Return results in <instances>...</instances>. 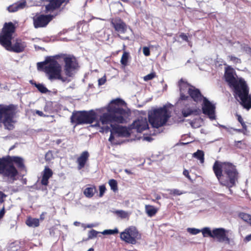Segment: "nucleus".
<instances>
[{
  "mask_svg": "<svg viewBox=\"0 0 251 251\" xmlns=\"http://www.w3.org/2000/svg\"><path fill=\"white\" fill-rule=\"evenodd\" d=\"M60 58L63 59L64 62L63 71L67 77H72L75 70L79 67L76 57L73 55L61 53L47 57L46 62H48V64L45 66L44 72L48 78L51 81L60 80L65 82L67 80L66 77L62 76V67L57 61Z\"/></svg>",
  "mask_w": 251,
  "mask_h": 251,
  "instance_id": "f257e3e1",
  "label": "nucleus"
},
{
  "mask_svg": "<svg viewBox=\"0 0 251 251\" xmlns=\"http://www.w3.org/2000/svg\"><path fill=\"white\" fill-rule=\"evenodd\" d=\"M25 169V160L21 156L7 155L0 157V176L8 184L17 180L20 172Z\"/></svg>",
  "mask_w": 251,
  "mask_h": 251,
  "instance_id": "f03ea898",
  "label": "nucleus"
},
{
  "mask_svg": "<svg viewBox=\"0 0 251 251\" xmlns=\"http://www.w3.org/2000/svg\"><path fill=\"white\" fill-rule=\"evenodd\" d=\"M224 77L235 98L240 99L241 104L244 108L248 110L251 108V96L249 94V88L246 81L242 78H236L231 70H226Z\"/></svg>",
  "mask_w": 251,
  "mask_h": 251,
  "instance_id": "7ed1b4c3",
  "label": "nucleus"
},
{
  "mask_svg": "<svg viewBox=\"0 0 251 251\" xmlns=\"http://www.w3.org/2000/svg\"><path fill=\"white\" fill-rule=\"evenodd\" d=\"M213 171L220 183L229 188L234 186L238 178L236 167L229 162L216 160L214 162Z\"/></svg>",
  "mask_w": 251,
  "mask_h": 251,
  "instance_id": "20e7f679",
  "label": "nucleus"
},
{
  "mask_svg": "<svg viewBox=\"0 0 251 251\" xmlns=\"http://www.w3.org/2000/svg\"><path fill=\"white\" fill-rule=\"evenodd\" d=\"M15 31V26L12 22L5 23L0 33V44L8 51L22 52L26 47V43L20 39H16L12 44L11 40Z\"/></svg>",
  "mask_w": 251,
  "mask_h": 251,
  "instance_id": "39448f33",
  "label": "nucleus"
},
{
  "mask_svg": "<svg viewBox=\"0 0 251 251\" xmlns=\"http://www.w3.org/2000/svg\"><path fill=\"white\" fill-rule=\"evenodd\" d=\"M18 106L14 104H0V124H2L4 128L13 130L16 121L14 120L18 113Z\"/></svg>",
  "mask_w": 251,
  "mask_h": 251,
  "instance_id": "423d86ee",
  "label": "nucleus"
},
{
  "mask_svg": "<svg viewBox=\"0 0 251 251\" xmlns=\"http://www.w3.org/2000/svg\"><path fill=\"white\" fill-rule=\"evenodd\" d=\"M108 112L103 113L100 118L102 125H107L112 123L124 124L126 123L128 112L123 108L112 106L108 109Z\"/></svg>",
  "mask_w": 251,
  "mask_h": 251,
  "instance_id": "0eeeda50",
  "label": "nucleus"
},
{
  "mask_svg": "<svg viewBox=\"0 0 251 251\" xmlns=\"http://www.w3.org/2000/svg\"><path fill=\"white\" fill-rule=\"evenodd\" d=\"M171 117V113L166 106L155 109L149 115V122L153 127L163 126Z\"/></svg>",
  "mask_w": 251,
  "mask_h": 251,
  "instance_id": "6e6552de",
  "label": "nucleus"
},
{
  "mask_svg": "<svg viewBox=\"0 0 251 251\" xmlns=\"http://www.w3.org/2000/svg\"><path fill=\"white\" fill-rule=\"evenodd\" d=\"M96 119V113L93 110L74 112L71 117V122L75 126L92 124Z\"/></svg>",
  "mask_w": 251,
  "mask_h": 251,
  "instance_id": "1a4fd4ad",
  "label": "nucleus"
},
{
  "mask_svg": "<svg viewBox=\"0 0 251 251\" xmlns=\"http://www.w3.org/2000/svg\"><path fill=\"white\" fill-rule=\"evenodd\" d=\"M120 237L126 243L135 244L137 240L140 239L141 235L135 227H129L121 232Z\"/></svg>",
  "mask_w": 251,
  "mask_h": 251,
  "instance_id": "9d476101",
  "label": "nucleus"
},
{
  "mask_svg": "<svg viewBox=\"0 0 251 251\" xmlns=\"http://www.w3.org/2000/svg\"><path fill=\"white\" fill-rule=\"evenodd\" d=\"M58 13L54 15H40L34 17L33 24L35 28L42 27L46 26L53 18L55 17Z\"/></svg>",
  "mask_w": 251,
  "mask_h": 251,
  "instance_id": "9b49d317",
  "label": "nucleus"
},
{
  "mask_svg": "<svg viewBox=\"0 0 251 251\" xmlns=\"http://www.w3.org/2000/svg\"><path fill=\"white\" fill-rule=\"evenodd\" d=\"M202 106V113L207 115L209 118L213 120L216 119L215 106L207 98H204Z\"/></svg>",
  "mask_w": 251,
  "mask_h": 251,
  "instance_id": "f8f14e48",
  "label": "nucleus"
},
{
  "mask_svg": "<svg viewBox=\"0 0 251 251\" xmlns=\"http://www.w3.org/2000/svg\"><path fill=\"white\" fill-rule=\"evenodd\" d=\"M48 4L45 5V12L46 13H51L59 9L63 3L67 4L70 0H45Z\"/></svg>",
  "mask_w": 251,
  "mask_h": 251,
  "instance_id": "ddd939ff",
  "label": "nucleus"
},
{
  "mask_svg": "<svg viewBox=\"0 0 251 251\" xmlns=\"http://www.w3.org/2000/svg\"><path fill=\"white\" fill-rule=\"evenodd\" d=\"M178 86L180 91L179 100H186L189 99V96L184 94L185 91L188 93L189 89L193 85L189 84L187 81H185L183 78H181L178 82Z\"/></svg>",
  "mask_w": 251,
  "mask_h": 251,
  "instance_id": "4468645a",
  "label": "nucleus"
},
{
  "mask_svg": "<svg viewBox=\"0 0 251 251\" xmlns=\"http://www.w3.org/2000/svg\"><path fill=\"white\" fill-rule=\"evenodd\" d=\"M189 98L197 103L201 102L205 97L201 93L200 90L195 86H191L188 90Z\"/></svg>",
  "mask_w": 251,
  "mask_h": 251,
  "instance_id": "2eb2a0df",
  "label": "nucleus"
},
{
  "mask_svg": "<svg viewBox=\"0 0 251 251\" xmlns=\"http://www.w3.org/2000/svg\"><path fill=\"white\" fill-rule=\"evenodd\" d=\"M111 24L115 31L120 33H125L127 30V25L120 18L113 20Z\"/></svg>",
  "mask_w": 251,
  "mask_h": 251,
  "instance_id": "dca6fc26",
  "label": "nucleus"
},
{
  "mask_svg": "<svg viewBox=\"0 0 251 251\" xmlns=\"http://www.w3.org/2000/svg\"><path fill=\"white\" fill-rule=\"evenodd\" d=\"M132 128L136 129L138 132L141 133L149 128L146 119H141L135 121L131 125Z\"/></svg>",
  "mask_w": 251,
  "mask_h": 251,
  "instance_id": "f3484780",
  "label": "nucleus"
},
{
  "mask_svg": "<svg viewBox=\"0 0 251 251\" xmlns=\"http://www.w3.org/2000/svg\"><path fill=\"white\" fill-rule=\"evenodd\" d=\"M89 153L87 151H83L80 156L77 158L76 162L77 164V168L81 170L84 168L86 164L89 160Z\"/></svg>",
  "mask_w": 251,
  "mask_h": 251,
  "instance_id": "a211bd4d",
  "label": "nucleus"
},
{
  "mask_svg": "<svg viewBox=\"0 0 251 251\" xmlns=\"http://www.w3.org/2000/svg\"><path fill=\"white\" fill-rule=\"evenodd\" d=\"M112 129L115 134H117L119 137H127L130 135L128 129L126 126H115L111 125Z\"/></svg>",
  "mask_w": 251,
  "mask_h": 251,
  "instance_id": "6ab92c4d",
  "label": "nucleus"
},
{
  "mask_svg": "<svg viewBox=\"0 0 251 251\" xmlns=\"http://www.w3.org/2000/svg\"><path fill=\"white\" fill-rule=\"evenodd\" d=\"M53 175L52 170L48 167H46L43 172V176L41 180L42 185L47 186L49 184V179Z\"/></svg>",
  "mask_w": 251,
  "mask_h": 251,
  "instance_id": "aec40b11",
  "label": "nucleus"
},
{
  "mask_svg": "<svg viewBox=\"0 0 251 251\" xmlns=\"http://www.w3.org/2000/svg\"><path fill=\"white\" fill-rule=\"evenodd\" d=\"M226 230L224 228H216L213 229V238H216L220 242H222V240L226 233Z\"/></svg>",
  "mask_w": 251,
  "mask_h": 251,
  "instance_id": "412c9836",
  "label": "nucleus"
},
{
  "mask_svg": "<svg viewBox=\"0 0 251 251\" xmlns=\"http://www.w3.org/2000/svg\"><path fill=\"white\" fill-rule=\"evenodd\" d=\"M145 208L147 214L150 217L154 216L158 211V209L151 205H146Z\"/></svg>",
  "mask_w": 251,
  "mask_h": 251,
  "instance_id": "4be33fe9",
  "label": "nucleus"
},
{
  "mask_svg": "<svg viewBox=\"0 0 251 251\" xmlns=\"http://www.w3.org/2000/svg\"><path fill=\"white\" fill-rule=\"evenodd\" d=\"M97 191L96 186H93L92 187L85 188L84 190L83 193L87 198H91L94 196Z\"/></svg>",
  "mask_w": 251,
  "mask_h": 251,
  "instance_id": "5701e85b",
  "label": "nucleus"
},
{
  "mask_svg": "<svg viewBox=\"0 0 251 251\" xmlns=\"http://www.w3.org/2000/svg\"><path fill=\"white\" fill-rule=\"evenodd\" d=\"M25 224L29 227H38L39 226V220L36 218L28 217L25 221Z\"/></svg>",
  "mask_w": 251,
  "mask_h": 251,
  "instance_id": "b1692460",
  "label": "nucleus"
},
{
  "mask_svg": "<svg viewBox=\"0 0 251 251\" xmlns=\"http://www.w3.org/2000/svg\"><path fill=\"white\" fill-rule=\"evenodd\" d=\"M30 82L42 93H46L49 91L48 89L43 84L37 83L35 82H33L32 80L30 81Z\"/></svg>",
  "mask_w": 251,
  "mask_h": 251,
  "instance_id": "393cba45",
  "label": "nucleus"
},
{
  "mask_svg": "<svg viewBox=\"0 0 251 251\" xmlns=\"http://www.w3.org/2000/svg\"><path fill=\"white\" fill-rule=\"evenodd\" d=\"M204 152L201 150H198L193 154V156L200 160L201 163H203L204 161Z\"/></svg>",
  "mask_w": 251,
  "mask_h": 251,
  "instance_id": "a878e982",
  "label": "nucleus"
},
{
  "mask_svg": "<svg viewBox=\"0 0 251 251\" xmlns=\"http://www.w3.org/2000/svg\"><path fill=\"white\" fill-rule=\"evenodd\" d=\"M129 57L128 52L124 51L121 59V63L124 66L127 65L128 60Z\"/></svg>",
  "mask_w": 251,
  "mask_h": 251,
  "instance_id": "bb28decb",
  "label": "nucleus"
},
{
  "mask_svg": "<svg viewBox=\"0 0 251 251\" xmlns=\"http://www.w3.org/2000/svg\"><path fill=\"white\" fill-rule=\"evenodd\" d=\"M196 111V110H193L190 107H188L187 108H183L181 110V113L184 117H187Z\"/></svg>",
  "mask_w": 251,
  "mask_h": 251,
  "instance_id": "cd10ccee",
  "label": "nucleus"
},
{
  "mask_svg": "<svg viewBox=\"0 0 251 251\" xmlns=\"http://www.w3.org/2000/svg\"><path fill=\"white\" fill-rule=\"evenodd\" d=\"M109 185L110 186L111 189L114 192H117L118 190V183L117 181L114 179H111L108 182Z\"/></svg>",
  "mask_w": 251,
  "mask_h": 251,
  "instance_id": "c85d7f7f",
  "label": "nucleus"
},
{
  "mask_svg": "<svg viewBox=\"0 0 251 251\" xmlns=\"http://www.w3.org/2000/svg\"><path fill=\"white\" fill-rule=\"evenodd\" d=\"M203 237H213V230L211 231L209 227H204L201 230Z\"/></svg>",
  "mask_w": 251,
  "mask_h": 251,
  "instance_id": "c756f323",
  "label": "nucleus"
},
{
  "mask_svg": "<svg viewBox=\"0 0 251 251\" xmlns=\"http://www.w3.org/2000/svg\"><path fill=\"white\" fill-rule=\"evenodd\" d=\"M115 214L122 219H126L128 218L129 215L128 213L124 210H117L115 211Z\"/></svg>",
  "mask_w": 251,
  "mask_h": 251,
  "instance_id": "7c9ffc66",
  "label": "nucleus"
},
{
  "mask_svg": "<svg viewBox=\"0 0 251 251\" xmlns=\"http://www.w3.org/2000/svg\"><path fill=\"white\" fill-rule=\"evenodd\" d=\"M226 242V244L230 246H234L235 244L234 240L233 239L229 238L226 233L225 234L222 240V242Z\"/></svg>",
  "mask_w": 251,
  "mask_h": 251,
  "instance_id": "2f4dec72",
  "label": "nucleus"
},
{
  "mask_svg": "<svg viewBox=\"0 0 251 251\" xmlns=\"http://www.w3.org/2000/svg\"><path fill=\"white\" fill-rule=\"evenodd\" d=\"M241 218L245 221L247 222L251 225V216L247 213H241L240 214Z\"/></svg>",
  "mask_w": 251,
  "mask_h": 251,
  "instance_id": "473e14b6",
  "label": "nucleus"
},
{
  "mask_svg": "<svg viewBox=\"0 0 251 251\" xmlns=\"http://www.w3.org/2000/svg\"><path fill=\"white\" fill-rule=\"evenodd\" d=\"M236 116L237 117L238 121L241 124L243 129L245 130H247V126H246L245 123L244 122L242 116L240 115H238V114L236 115Z\"/></svg>",
  "mask_w": 251,
  "mask_h": 251,
  "instance_id": "72a5a7b5",
  "label": "nucleus"
},
{
  "mask_svg": "<svg viewBox=\"0 0 251 251\" xmlns=\"http://www.w3.org/2000/svg\"><path fill=\"white\" fill-rule=\"evenodd\" d=\"M119 232V231L117 228H115L114 229H106L104 230L102 232V234L104 235H108V234H117Z\"/></svg>",
  "mask_w": 251,
  "mask_h": 251,
  "instance_id": "f704fd0d",
  "label": "nucleus"
},
{
  "mask_svg": "<svg viewBox=\"0 0 251 251\" xmlns=\"http://www.w3.org/2000/svg\"><path fill=\"white\" fill-rule=\"evenodd\" d=\"M106 128V131H108L109 130L111 132V133H110V137L109 138V141L111 142V144H113V141L114 140V134H115L114 132H113V129H110V128L108 126H106V127L105 128Z\"/></svg>",
  "mask_w": 251,
  "mask_h": 251,
  "instance_id": "c9c22d12",
  "label": "nucleus"
},
{
  "mask_svg": "<svg viewBox=\"0 0 251 251\" xmlns=\"http://www.w3.org/2000/svg\"><path fill=\"white\" fill-rule=\"evenodd\" d=\"M45 160L47 161H50L54 158L52 151H49L45 154Z\"/></svg>",
  "mask_w": 251,
  "mask_h": 251,
  "instance_id": "e433bc0d",
  "label": "nucleus"
},
{
  "mask_svg": "<svg viewBox=\"0 0 251 251\" xmlns=\"http://www.w3.org/2000/svg\"><path fill=\"white\" fill-rule=\"evenodd\" d=\"M156 76L155 73L154 72L151 73L144 77V80L146 81H148L149 80H151L154 78Z\"/></svg>",
  "mask_w": 251,
  "mask_h": 251,
  "instance_id": "4c0bfd02",
  "label": "nucleus"
},
{
  "mask_svg": "<svg viewBox=\"0 0 251 251\" xmlns=\"http://www.w3.org/2000/svg\"><path fill=\"white\" fill-rule=\"evenodd\" d=\"M98 233H99V232H98L97 231H96L94 229H92V230H90L88 233V238L89 239H93L94 237H96L97 236V235L98 234Z\"/></svg>",
  "mask_w": 251,
  "mask_h": 251,
  "instance_id": "58836bf2",
  "label": "nucleus"
},
{
  "mask_svg": "<svg viewBox=\"0 0 251 251\" xmlns=\"http://www.w3.org/2000/svg\"><path fill=\"white\" fill-rule=\"evenodd\" d=\"M19 10L17 3L11 5L8 7V10L10 12H14Z\"/></svg>",
  "mask_w": 251,
  "mask_h": 251,
  "instance_id": "ea45409f",
  "label": "nucleus"
},
{
  "mask_svg": "<svg viewBox=\"0 0 251 251\" xmlns=\"http://www.w3.org/2000/svg\"><path fill=\"white\" fill-rule=\"evenodd\" d=\"M106 190V187L104 185H100L99 186V197H102Z\"/></svg>",
  "mask_w": 251,
  "mask_h": 251,
  "instance_id": "a19ab883",
  "label": "nucleus"
},
{
  "mask_svg": "<svg viewBox=\"0 0 251 251\" xmlns=\"http://www.w3.org/2000/svg\"><path fill=\"white\" fill-rule=\"evenodd\" d=\"M187 231L193 235H196L201 232L200 229L195 228H188Z\"/></svg>",
  "mask_w": 251,
  "mask_h": 251,
  "instance_id": "79ce46f5",
  "label": "nucleus"
},
{
  "mask_svg": "<svg viewBox=\"0 0 251 251\" xmlns=\"http://www.w3.org/2000/svg\"><path fill=\"white\" fill-rule=\"evenodd\" d=\"M183 193L178 189H173L170 191V194L174 196H179L182 194Z\"/></svg>",
  "mask_w": 251,
  "mask_h": 251,
  "instance_id": "37998d69",
  "label": "nucleus"
},
{
  "mask_svg": "<svg viewBox=\"0 0 251 251\" xmlns=\"http://www.w3.org/2000/svg\"><path fill=\"white\" fill-rule=\"evenodd\" d=\"M111 103L118 105L119 104H123L125 103V101L123 100L118 98L113 100L111 101Z\"/></svg>",
  "mask_w": 251,
  "mask_h": 251,
  "instance_id": "c03bdc74",
  "label": "nucleus"
},
{
  "mask_svg": "<svg viewBox=\"0 0 251 251\" xmlns=\"http://www.w3.org/2000/svg\"><path fill=\"white\" fill-rule=\"evenodd\" d=\"M48 64V62H46V59L44 62H38L37 63V67L38 69H43L44 70L45 65L46 66Z\"/></svg>",
  "mask_w": 251,
  "mask_h": 251,
  "instance_id": "a18cd8bd",
  "label": "nucleus"
},
{
  "mask_svg": "<svg viewBox=\"0 0 251 251\" xmlns=\"http://www.w3.org/2000/svg\"><path fill=\"white\" fill-rule=\"evenodd\" d=\"M143 52L146 56H148L150 55V50L148 47H144L143 49Z\"/></svg>",
  "mask_w": 251,
  "mask_h": 251,
  "instance_id": "49530a36",
  "label": "nucleus"
},
{
  "mask_svg": "<svg viewBox=\"0 0 251 251\" xmlns=\"http://www.w3.org/2000/svg\"><path fill=\"white\" fill-rule=\"evenodd\" d=\"M106 81V77L105 76H103L98 80L99 85L101 86L103 85L105 83Z\"/></svg>",
  "mask_w": 251,
  "mask_h": 251,
  "instance_id": "de8ad7c7",
  "label": "nucleus"
},
{
  "mask_svg": "<svg viewBox=\"0 0 251 251\" xmlns=\"http://www.w3.org/2000/svg\"><path fill=\"white\" fill-rule=\"evenodd\" d=\"M16 3L18 6L19 9L23 8L26 5V2L25 1H21Z\"/></svg>",
  "mask_w": 251,
  "mask_h": 251,
  "instance_id": "09e8293b",
  "label": "nucleus"
},
{
  "mask_svg": "<svg viewBox=\"0 0 251 251\" xmlns=\"http://www.w3.org/2000/svg\"><path fill=\"white\" fill-rule=\"evenodd\" d=\"M229 57L230 58V60L234 62L238 63L239 62H240V59H239V58L235 56L231 55L229 56Z\"/></svg>",
  "mask_w": 251,
  "mask_h": 251,
  "instance_id": "8fccbe9b",
  "label": "nucleus"
},
{
  "mask_svg": "<svg viewBox=\"0 0 251 251\" xmlns=\"http://www.w3.org/2000/svg\"><path fill=\"white\" fill-rule=\"evenodd\" d=\"M179 36L183 40L185 41H188V36L184 33H181Z\"/></svg>",
  "mask_w": 251,
  "mask_h": 251,
  "instance_id": "3c124183",
  "label": "nucleus"
},
{
  "mask_svg": "<svg viewBox=\"0 0 251 251\" xmlns=\"http://www.w3.org/2000/svg\"><path fill=\"white\" fill-rule=\"evenodd\" d=\"M183 174L187 178L189 179H191L190 176L189 175V171L186 169H185L183 172Z\"/></svg>",
  "mask_w": 251,
  "mask_h": 251,
  "instance_id": "603ef678",
  "label": "nucleus"
},
{
  "mask_svg": "<svg viewBox=\"0 0 251 251\" xmlns=\"http://www.w3.org/2000/svg\"><path fill=\"white\" fill-rule=\"evenodd\" d=\"M6 197V195L3 193L2 192L0 191V202H3V198H5Z\"/></svg>",
  "mask_w": 251,
  "mask_h": 251,
  "instance_id": "864d4df0",
  "label": "nucleus"
},
{
  "mask_svg": "<svg viewBox=\"0 0 251 251\" xmlns=\"http://www.w3.org/2000/svg\"><path fill=\"white\" fill-rule=\"evenodd\" d=\"M251 240V234L246 236L244 239V241L245 243H247Z\"/></svg>",
  "mask_w": 251,
  "mask_h": 251,
  "instance_id": "5fc2aeb1",
  "label": "nucleus"
},
{
  "mask_svg": "<svg viewBox=\"0 0 251 251\" xmlns=\"http://www.w3.org/2000/svg\"><path fill=\"white\" fill-rule=\"evenodd\" d=\"M35 113L41 117H45V115L41 111L36 110H35Z\"/></svg>",
  "mask_w": 251,
  "mask_h": 251,
  "instance_id": "6e6d98bb",
  "label": "nucleus"
},
{
  "mask_svg": "<svg viewBox=\"0 0 251 251\" xmlns=\"http://www.w3.org/2000/svg\"><path fill=\"white\" fill-rule=\"evenodd\" d=\"M5 214V209L4 207L3 208L0 210V220L4 216Z\"/></svg>",
  "mask_w": 251,
  "mask_h": 251,
  "instance_id": "4d7b16f0",
  "label": "nucleus"
},
{
  "mask_svg": "<svg viewBox=\"0 0 251 251\" xmlns=\"http://www.w3.org/2000/svg\"><path fill=\"white\" fill-rule=\"evenodd\" d=\"M47 214L46 212H42L40 216V220L41 221H43L45 218V215Z\"/></svg>",
  "mask_w": 251,
  "mask_h": 251,
  "instance_id": "13d9d810",
  "label": "nucleus"
},
{
  "mask_svg": "<svg viewBox=\"0 0 251 251\" xmlns=\"http://www.w3.org/2000/svg\"><path fill=\"white\" fill-rule=\"evenodd\" d=\"M118 37H120L122 40H129V38L128 36L122 37L121 35H120L119 34L118 35Z\"/></svg>",
  "mask_w": 251,
  "mask_h": 251,
  "instance_id": "bf43d9fd",
  "label": "nucleus"
},
{
  "mask_svg": "<svg viewBox=\"0 0 251 251\" xmlns=\"http://www.w3.org/2000/svg\"><path fill=\"white\" fill-rule=\"evenodd\" d=\"M151 201L156 202L159 205H161V203L159 201H157L156 199H151Z\"/></svg>",
  "mask_w": 251,
  "mask_h": 251,
  "instance_id": "052dcab7",
  "label": "nucleus"
},
{
  "mask_svg": "<svg viewBox=\"0 0 251 251\" xmlns=\"http://www.w3.org/2000/svg\"><path fill=\"white\" fill-rule=\"evenodd\" d=\"M161 196L159 195H155V199L158 201L159 200L161 199Z\"/></svg>",
  "mask_w": 251,
  "mask_h": 251,
  "instance_id": "680f3d73",
  "label": "nucleus"
},
{
  "mask_svg": "<svg viewBox=\"0 0 251 251\" xmlns=\"http://www.w3.org/2000/svg\"><path fill=\"white\" fill-rule=\"evenodd\" d=\"M234 130L238 131V132H241V129H235Z\"/></svg>",
  "mask_w": 251,
  "mask_h": 251,
  "instance_id": "e2e57ef3",
  "label": "nucleus"
},
{
  "mask_svg": "<svg viewBox=\"0 0 251 251\" xmlns=\"http://www.w3.org/2000/svg\"><path fill=\"white\" fill-rule=\"evenodd\" d=\"M14 148V146H13L9 149V151L13 150Z\"/></svg>",
  "mask_w": 251,
  "mask_h": 251,
  "instance_id": "0e129e2a",
  "label": "nucleus"
},
{
  "mask_svg": "<svg viewBox=\"0 0 251 251\" xmlns=\"http://www.w3.org/2000/svg\"><path fill=\"white\" fill-rule=\"evenodd\" d=\"M95 126H99V122H97Z\"/></svg>",
  "mask_w": 251,
  "mask_h": 251,
  "instance_id": "69168bd1",
  "label": "nucleus"
},
{
  "mask_svg": "<svg viewBox=\"0 0 251 251\" xmlns=\"http://www.w3.org/2000/svg\"><path fill=\"white\" fill-rule=\"evenodd\" d=\"M87 251H94V249L92 248H91V249H89Z\"/></svg>",
  "mask_w": 251,
  "mask_h": 251,
  "instance_id": "338daca9",
  "label": "nucleus"
},
{
  "mask_svg": "<svg viewBox=\"0 0 251 251\" xmlns=\"http://www.w3.org/2000/svg\"><path fill=\"white\" fill-rule=\"evenodd\" d=\"M92 226H90V225H88L87 226V227H91Z\"/></svg>",
  "mask_w": 251,
  "mask_h": 251,
  "instance_id": "774afa93",
  "label": "nucleus"
}]
</instances>
